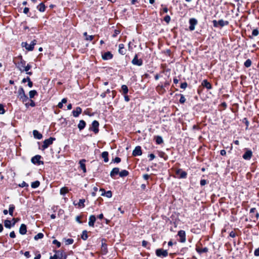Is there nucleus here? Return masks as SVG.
<instances>
[{
    "label": "nucleus",
    "mask_w": 259,
    "mask_h": 259,
    "mask_svg": "<svg viewBox=\"0 0 259 259\" xmlns=\"http://www.w3.org/2000/svg\"><path fill=\"white\" fill-rule=\"evenodd\" d=\"M18 61L15 63L17 68L21 71H24V67L26 65V62L23 59L22 56H19L17 58Z\"/></svg>",
    "instance_id": "f03ea898"
},
{
    "label": "nucleus",
    "mask_w": 259,
    "mask_h": 259,
    "mask_svg": "<svg viewBox=\"0 0 259 259\" xmlns=\"http://www.w3.org/2000/svg\"><path fill=\"white\" fill-rule=\"evenodd\" d=\"M201 186H204L206 184V181L205 180H201L200 182Z\"/></svg>",
    "instance_id": "052dcab7"
},
{
    "label": "nucleus",
    "mask_w": 259,
    "mask_h": 259,
    "mask_svg": "<svg viewBox=\"0 0 259 259\" xmlns=\"http://www.w3.org/2000/svg\"><path fill=\"white\" fill-rule=\"evenodd\" d=\"M197 23V20L195 18H191L189 20V29L193 31L195 29V26Z\"/></svg>",
    "instance_id": "9b49d317"
},
{
    "label": "nucleus",
    "mask_w": 259,
    "mask_h": 259,
    "mask_svg": "<svg viewBox=\"0 0 259 259\" xmlns=\"http://www.w3.org/2000/svg\"><path fill=\"white\" fill-rule=\"evenodd\" d=\"M119 172V168L118 167H115V168H113L112 169V170H111V171L110 172V176L112 178H113L114 177V176L118 174Z\"/></svg>",
    "instance_id": "393cba45"
},
{
    "label": "nucleus",
    "mask_w": 259,
    "mask_h": 259,
    "mask_svg": "<svg viewBox=\"0 0 259 259\" xmlns=\"http://www.w3.org/2000/svg\"><path fill=\"white\" fill-rule=\"evenodd\" d=\"M197 251L199 253H203V252H206L208 251V248L207 247H204L200 249H197Z\"/></svg>",
    "instance_id": "37998d69"
},
{
    "label": "nucleus",
    "mask_w": 259,
    "mask_h": 259,
    "mask_svg": "<svg viewBox=\"0 0 259 259\" xmlns=\"http://www.w3.org/2000/svg\"><path fill=\"white\" fill-rule=\"evenodd\" d=\"M40 183L38 181H36L31 183V187L33 188H36L39 186Z\"/></svg>",
    "instance_id": "58836bf2"
},
{
    "label": "nucleus",
    "mask_w": 259,
    "mask_h": 259,
    "mask_svg": "<svg viewBox=\"0 0 259 259\" xmlns=\"http://www.w3.org/2000/svg\"><path fill=\"white\" fill-rule=\"evenodd\" d=\"M33 134L34 137L35 139L39 140L42 138V135L36 130H34L33 131Z\"/></svg>",
    "instance_id": "a878e982"
},
{
    "label": "nucleus",
    "mask_w": 259,
    "mask_h": 259,
    "mask_svg": "<svg viewBox=\"0 0 259 259\" xmlns=\"http://www.w3.org/2000/svg\"><path fill=\"white\" fill-rule=\"evenodd\" d=\"M73 243V239L69 238L65 240V244L66 245H70Z\"/></svg>",
    "instance_id": "a18cd8bd"
},
{
    "label": "nucleus",
    "mask_w": 259,
    "mask_h": 259,
    "mask_svg": "<svg viewBox=\"0 0 259 259\" xmlns=\"http://www.w3.org/2000/svg\"><path fill=\"white\" fill-rule=\"evenodd\" d=\"M149 160L151 161L155 158V156L154 154L151 153V154H149Z\"/></svg>",
    "instance_id": "bf43d9fd"
},
{
    "label": "nucleus",
    "mask_w": 259,
    "mask_h": 259,
    "mask_svg": "<svg viewBox=\"0 0 259 259\" xmlns=\"http://www.w3.org/2000/svg\"><path fill=\"white\" fill-rule=\"evenodd\" d=\"M251 64L252 61H251L250 59H248L244 63V66L248 68L251 65Z\"/></svg>",
    "instance_id": "4c0bfd02"
},
{
    "label": "nucleus",
    "mask_w": 259,
    "mask_h": 259,
    "mask_svg": "<svg viewBox=\"0 0 259 259\" xmlns=\"http://www.w3.org/2000/svg\"><path fill=\"white\" fill-rule=\"evenodd\" d=\"M36 40L35 39L33 40L30 45L28 44L26 42H22L21 43V46L23 48H25L28 51H32L33 50L34 46L36 44Z\"/></svg>",
    "instance_id": "20e7f679"
},
{
    "label": "nucleus",
    "mask_w": 259,
    "mask_h": 259,
    "mask_svg": "<svg viewBox=\"0 0 259 259\" xmlns=\"http://www.w3.org/2000/svg\"><path fill=\"white\" fill-rule=\"evenodd\" d=\"M132 63L134 65L141 66L143 64V60L141 59H139L138 58V55L136 54L132 60Z\"/></svg>",
    "instance_id": "1a4fd4ad"
},
{
    "label": "nucleus",
    "mask_w": 259,
    "mask_h": 259,
    "mask_svg": "<svg viewBox=\"0 0 259 259\" xmlns=\"http://www.w3.org/2000/svg\"><path fill=\"white\" fill-rule=\"evenodd\" d=\"M82 112V109L80 107H77L75 110L72 111V114L74 117H78Z\"/></svg>",
    "instance_id": "6ab92c4d"
},
{
    "label": "nucleus",
    "mask_w": 259,
    "mask_h": 259,
    "mask_svg": "<svg viewBox=\"0 0 259 259\" xmlns=\"http://www.w3.org/2000/svg\"><path fill=\"white\" fill-rule=\"evenodd\" d=\"M108 153L107 151H104L102 153V157L104 159V161L105 162H107L108 161Z\"/></svg>",
    "instance_id": "cd10ccee"
},
{
    "label": "nucleus",
    "mask_w": 259,
    "mask_h": 259,
    "mask_svg": "<svg viewBox=\"0 0 259 259\" xmlns=\"http://www.w3.org/2000/svg\"><path fill=\"white\" fill-rule=\"evenodd\" d=\"M121 161V159L119 157H116L114 160L113 161L115 163H119Z\"/></svg>",
    "instance_id": "e2e57ef3"
},
{
    "label": "nucleus",
    "mask_w": 259,
    "mask_h": 259,
    "mask_svg": "<svg viewBox=\"0 0 259 259\" xmlns=\"http://www.w3.org/2000/svg\"><path fill=\"white\" fill-rule=\"evenodd\" d=\"M36 94L37 92L35 90H32L29 92V96L31 99L33 98Z\"/></svg>",
    "instance_id": "ea45409f"
},
{
    "label": "nucleus",
    "mask_w": 259,
    "mask_h": 259,
    "mask_svg": "<svg viewBox=\"0 0 259 259\" xmlns=\"http://www.w3.org/2000/svg\"><path fill=\"white\" fill-rule=\"evenodd\" d=\"M53 243L54 244L57 245L58 247H59L61 246V243L60 242L58 241L57 240H54L53 241Z\"/></svg>",
    "instance_id": "6e6d98bb"
},
{
    "label": "nucleus",
    "mask_w": 259,
    "mask_h": 259,
    "mask_svg": "<svg viewBox=\"0 0 259 259\" xmlns=\"http://www.w3.org/2000/svg\"><path fill=\"white\" fill-rule=\"evenodd\" d=\"M10 237L12 238H14L16 237V235L14 231H12L10 233Z\"/></svg>",
    "instance_id": "0e129e2a"
},
{
    "label": "nucleus",
    "mask_w": 259,
    "mask_h": 259,
    "mask_svg": "<svg viewBox=\"0 0 259 259\" xmlns=\"http://www.w3.org/2000/svg\"><path fill=\"white\" fill-rule=\"evenodd\" d=\"M258 33L259 32L257 28L253 29L251 32V38L253 36H256L258 35Z\"/></svg>",
    "instance_id": "f704fd0d"
},
{
    "label": "nucleus",
    "mask_w": 259,
    "mask_h": 259,
    "mask_svg": "<svg viewBox=\"0 0 259 259\" xmlns=\"http://www.w3.org/2000/svg\"><path fill=\"white\" fill-rule=\"evenodd\" d=\"M27 186L28 185L25 182H23L21 184L19 185V186L21 187H24Z\"/></svg>",
    "instance_id": "338daca9"
},
{
    "label": "nucleus",
    "mask_w": 259,
    "mask_h": 259,
    "mask_svg": "<svg viewBox=\"0 0 259 259\" xmlns=\"http://www.w3.org/2000/svg\"><path fill=\"white\" fill-rule=\"evenodd\" d=\"M68 192V188L67 187H62L60 189V194L64 195L65 194H66Z\"/></svg>",
    "instance_id": "c9c22d12"
},
{
    "label": "nucleus",
    "mask_w": 259,
    "mask_h": 259,
    "mask_svg": "<svg viewBox=\"0 0 259 259\" xmlns=\"http://www.w3.org/2000/svg\"><path fill=\"white\" fill-rule=\"evenodd\" d=\"M40 158L41 156L40 155H35L31 158V162L34 164H40L42 163V162L40 160Z\"/></svg>",
    "instance_id": "2eb2a0df"
},
{
    "label": "nucleus",
    "mask_w": 259,
    "mask_h": 259,
    "mask_svg": "<svg viewBox=\"0 0 259 259\" xmlns=\"http://www.w3.org/2000/svg\"><path fill=\"white\" fill-rule=\"evenodd\" d=\"M98 189L97 187H94L93 188V190L94 191L92 193V195L93 196H96V192L98 191Z\"/></svg>",
    "instance_id": "5fc2aeb1"
},
{
    "label": "nucleus",
    "mask_w": 259,
    "mask_h": 259,
    "mask_svg": "<svg viewBox=\"0 0 259 259\" xmlns=\"http://www.w3.org/2000/svg\"><path fill=\"white\" fill-rule=\"evenodd\" d=\"M155 253L156 255L159 257H165L168 255L167 251L161 248L156 249Z\"/></svg>",
    "instance_id": "6e6552de"
},
{
    "label": "nucleus",
    "mask_w": 259,
    "mask_h": 259,
    "mask_svg": "<svg viewBox=\"0 0 259 259\" xmlns=\"http://www.w3.org/2000/svg\"><path fill=\"white\" fill-rule=\"evenodd\" d=\"M81 237L84 240H85L88 239V233H87V231H83L82 232Z\"/></svg>",
    "instance_id": "a19ab883"
},
{
    "label": "nucleus",
    "mask_w": 259,
    "mask_h": 259,
    "mask_svg": "<svg viewBox=\"0 0 259 259\" xmlns=\"http://www.w3.org/2000/svg\"><path fill=\"white\" fill-rule=\"evenodd\" d=\"M18 98L23 103L26 102L28 100V97L25 95L24 90L22 87H20L19 89L18 92Z\"/></svg>",
    "instance_id": "7ed1b4c3"
},
{
    "label": "nucleus",
    "mask_w": 259,
    "mask_h": 259,
    "mask_svg": "<svg viewBox=\"0 0 259 259\" xmlns=\"http://www.w3.org/2000/svg\"><path fill=\"white\" fill-rule=\"evenodd\" d=\"M164 21L166 22L167 24L169 23L170 21V17L168 15H166L164 18Z\"/></svg>",
    "instance_id": "de8ad7c7"
},
{
    "label": "nucleus",
    "mask_w": 259,
    "mask_h": 259,
    "mask_svg": "<svg viewBox=\"0 0 259 259\" xmlns=\"http://www.w3.org/2000/svg\"><path fill=\"white\" fill-rule=\"evenodd\" d=\"M252 30L251 26L248 24L246 26V28L244 29V33H245L246 36L251 38V32Z\"/></svg>",
    "instance_id": "dca6fc26"
},
{
    "label": "nucleus",
    "mask_w": 259,
    "mask_h": 259,
    "mask_svg": "<svg viewBox=\"0 0 259 259\" xmlns=\"http://www.w3.org/2000/svg\"><path fill=\"white\" fill-rule=\"evenodd\" d=\"M83 35L85 37V39L87 40L92 41L94 37V35H88L87 32H85L83 33Z\"/></svg>",
    "instance_id": "2f4dec72"
},
{
    "label": "nucleus",
    "mask_w": 259,
    "mask_h": 259,
    "mask_svg": "<svg viewBox=\"0 0 259 259\" xmlns=\"http://www.w3.org/2000/svg\"><path fill=\"white\" fill-rule=\"evenodd\" d=\"M181 95V98L180 99V102L181 104H183L185 102L186 99L183 95Z\"/></svg>",
    "instance_id": "49530a36"
},
{
    "label": "nucleus",
    "mask_w": 259,
    "mask_h": 259,
    "mask_svg": "<svg viewBox=\"0 0 259 259\" xmlns=\"http://www.w3.org/2000/svg\"><path fill=\"white\" fill-rule=\"evenodd\" d=\"M15 209V206L13 204H10L9 205V213L10 215L13 216V211Z\"/></svg>",
    "instance_id": "7c9ffc66"
},
{
    "label": "nucleus",
    "mask_w": 259,
    "mask_h": 259,
    "mask_svg": "<svg viewBox=\"0 0 259 259\" xmlns=\"http://www.w3.org/2000/svg\"><path fill=\"white\" fill-rule=\"evenodd\" d=\"M156 142L157 144H161L163 142L162 138L161 136H157L155 138Z\"/></svg>",
    "instance_id": "c756f323"
},
{
    "label": "nucleus",
    "mask_w": 259,
    "mask_h": 259,
    "mask_svg": "<svg viewBox=\"0 0 259 259\" xmlns=\"http://www.w3.org/2000/svg\"><path fill=\"white\" fill-rule=\"evenodd\" d=\"M37 9L41 12H43L46 10V7L44 3H40L37 7Z\"/></svg>",
    "instance_id": "c85d7f7f"
},
{
    "label": "nucleus",
    "mask_w": 259,
    "mask_h": 259,
    "mask_svg": "<svg viewBox=\"0 0 259 259\" xmlns=\"http://www.w3.org/2000/svg\"><path fill=\"white\" fill-rule=\"evenodd\" d=\"M202 85L207 89L210 90L212 88V86L210 82H209L207 80H203L201 83Z\"/></svg>",
    "instance_id": "5701e85b"
},
{
    "label": "nucleus",
    "mask_w": 259,
    "mask_h": 259,
    "mask_svg": "<svg viewBox=\"0 0 259 259\" xmlns=\"http://www.w3.org/2000/svg\"><path fill=\"white\" fill-rule=\"evenodd\" d=\"M31 68V66L28 64L26 66L25 65V67H24V71L27 72L28 70Z\"/></svg>",
    "instance_id": "3c124183"
},
{
    "label": "nucleus",
    "mask_w": 259,
    "mask_h": 259,
    "mask_svg": "<svg viewBox=\"0 0 259 259\" xmlns=\"http://www.w3.org/2000/svg\"><path fill=\"white\" fill-rule=\"evenodd\" d=\"M118 52L123 55L126 53V50L124 48V45L123 44H120L118 46Z\"/></svg>",
    "instance_id": "4be33fe9"
},
{
    "label": "nucleus",
    "mask_w": 259,
    "mask_h": 259,
    "mask_svg": "<svg viewBox=\"0 0 259 259\" xmlns=\"http://www.w3.org/2000/svg\"><path fill=\"white\" fill-rule=\"evenodd\" d=\"M56 253L57 254V259H66V255L65 253L60 250L56 251Z\"/></svg>",
    "instance_id": "a211bd4d"
},
{
    "label": "nucleus",
    "mask_w": 259,
    "mask_h": 259,
    "mask_svg": "<svg viewBox=\"0 0 259 259\" xmlns=\"http://www.w3.org/2000/svg\"><path fill=\"white\" fill-rule=\"evenodd\" d=\"M244 122L246 125V130H247L249 124V121L247 120L246 118H244Z\"/></svg>",
    "instance_id": "4d7b16f0"
},
{
    "label": "nucleus",
    "mask_w": 259,
    "mask_h": 259,
    "mask_svg": "<svg viewBox=\"0 0 259 259\" xmlns=\"http://www.w3.org/2000/svg\"><path fill=\"white\" fill-rule=\"evenodd\" d=\"M5 113V110L4 109V106L3 104H0V114H3Z\"/></svg>",
    "instance_id": "09e8293b"
},
{
    "label": "nucleus",
    "mask_w": 259,
    "mask_h": 259,
    "mask_svg": "<svg viewBox=\"0 0 259 259\" xmlns=\"http://www.w3.org/2000/svg\"><path fill=\"white\" fill-rule=\"evenodd\" d=\"M24 255L27 257L29 258L30 257V253L29 251H25L24 252Z\"/></svg>",
    "instance_id": "774afa93"
},
{
    "label": "nucleus",
    "mask_w": 259,
    "mask_h": 259,
    "mask_svg": "<svg viewBox=\"0 0 259 259\" xmlns=\"http://www.w3.org/2000/svg\"><path fill=\"white\" fill-rule=\"evenodd\" d=\"M254 254L256 256H259V247L255 249Z\"/></svg>",
    "instance_id": "13d9d810"
},
{
    "label": "nucleus",
    "mask_w": 259,
    "mask_h": 259,
    "mask_svg": "<svg viewBox=\"0 0 259 259\" xmlns=\"http://www.w3.org/2000/svg\"><path fill=\"white\" fill-rule=\"evenodd\" d=\"M27 232V227L25 224H21L19 228V233L21 235H24Z\"/></svg>",
    "instance_id": "412c9836"
},
{
    "label": "nucleus",
    "mask_w": 259,
    "mask_h": 259,
    "mask_svg": "<svg viewBox=\"0 0 259 259\" xmlns=\"http://www.w3.org/2000/svg\"><path fill=\"white\" fill-rule=\"evenodd\" d=\"M213 25L214 27H222L224 26L228 25L229 22L227 21H224L222 19L219 20L218 21L216 20L212 21Z\"/></svg>",
    "instance_id": "39448f33"
},
{
    "label": "nucleus",
    "mask_w": 259,
    "mask_h": 259,
    "mask_svg": "<svg viewBox=\"0 0 259 259\" xmlns=\"http://www.w3.org/2000/svg\"><path fill=\"white\" fill-rule=\"evenodd\" d=\"M29 11V9L27 7H25L23 10V13L27 14Z\"/></svg>",
    "instance_id": "69168bd1"
},
{
    "label": "nucleus",
    "mask_w": 259,
    "mask_h": 259,
    "mask_svg": "<svg viewBox=\"0 0 259 259\" xmlns=\"http://www.w3.org/2000/svg\"><path fill=\"white\" fill-rule=\"evenodd\" d=\"M4 225L6 228L10 229L12 226L11 222L9 220H6L4 222Z\"/></svg>",
    "instance_id": "e433bc0d"
},
{
    "label": "nucleus",
    "mask_w": 259,
    "mask_h": 259,
    "mask_svg": "<svg viewBox=\"0 0 259 259\" xmlns=\"http://www.w3.org/2000/svg\"><path fill=\"white\" fill-rule=\"evenodd\" d=\"M29 101H30L29 105L30 106L34 107L35 106V103L33 100L30 99V100H29Z\"/></svg>",
    "instance_id": "680f3d73"
},
{
    "label": "nucleus",
    "mask_w": 259,
    "mask_h": 259,
    "mask_svg": "<svg viewBox=\"0 0 259 259\" xmlns=\"http://www.w3.org/2000/svg\"><path fill=\"white\" fill-rule=\"evenodd\" d=\"M187 83L186 82H184L183 83H182L181 84V88L183 89H185L187 87Z\"/></svg>",
    "instance_id": "864d4df0"
},
{
    "label": "nucleus",
    "mask_w": 259,
    "mask_h": 259,
    "mask_svg": "<svg viewBox=\"0 0 259 259\" xmlns=\"http://www.w3.org/2000/svg\"><path fill=\"white\" fill-rule=\"evenodd\" d=\"M85 125L86 123L84 120H80L78 124V128H79V131L82 130L85 127Z\"/></svg>",
    "instance_id": "bb28decb"
},
{
    "label": "nucleus",
    "mask_w": 259,
    "mask_h": 259,
    "mask_svg": "<svg viewBox=\"0 0 259 259\" xmlns=\"http://www.w3.org/2000/svg\"><path fill=\"white\" fill-rule=\"evenodd\" d=\"M253 156L252 150L249 148H244V159L249 160Z\"/></svg>",
    "instance_id": "423d86ee"
},
{
    "label": "nucleus",
    "mask_w": 259,
    "mask_h": 259,
    "mask_svg": "<svg viewBox=\"0 0 259 259\" xmlns=\"http://www.w3.org/2000/svg\"><path fill=\"white\" fill-rule=\"evenodd\" d=\"M178 236L180 238V242H185L186 241V233L183 230H180L178 232Z\"/></svg>",
    "instance_id": "4468645a"
},
{
    "label": "nucleus",
    "mask_w": 259,
    "mask_h": 259,
    "mask_svg": "<svg viewBox=\"0 0 259 259\" xmlns=\"http://www.w3.org/2000/svg\"><path fill=\"white\" fill-rule=\"evenodd\" d=\"M96 220V219L95 215H91L89 218V225L91 227H94Z\"/></svg>",
    "instance_id": "b1692460"
},
{
    "label": "nucleus",
    "mask_w": 259,
    "mask_h": 259,
    "mask_svg": "<svg viewBox=\"0 0 259 259\" xmlns=\"http://www.w3.org/2000/svg\"><path fill=\"white\" fill-rule=\"evenodd\" d=\"M121 90L123 95H126L128 92V89L126 85H122Z\"/></svg>",
    "instance_id": "473e14b6"
},
{
    "label": "nucleus",
    "mask_w": 259,
    "mask_h": 259,
    "mask_svg": "<svg viewBox=\"0 0 259 259\" xmlns=\"http://www.w3.org/2000/svg\"><path fill=\"white\" fill-rule=\"evenodd\" d=\"M85 202V200L83 199H80L78 202V206L79 207H84V203Z\"/></svg>",
    "instance_id": "c03bdc74"
},
{
    "label": "nucleus",
    "mask_w": 259,
    "mask_h": 259,
    "mask_svg": "<svg viewBox=\"0 0 259 259\" xmlns=\"http://www.w3.org/2000/svg\"><path fill=\"white\" fill-rule=\"evenodd\" d=\"M102 57L103 60H108L113 58V55L110 52H106L102 55Z\"/></svg>",
    "instance_id": "f3484780"
},
{
    "label": "nucleus",
    "mask_w": 259,
    "mask_h": 259,
    "mask_svg": "<svg viewBox=\"0 0 259 259\" xmlns=\"http://www.w3.org/2000/svg\"><path fill=\"white\" fill-rule=\"evenodd\" d=\"M106 197L108 198H110L112 197V192L111 191H108L105 192V194Z\"/></svg>",
    "instance_id": "603ef678"
},
{
    "label": "nucleus",
    "mask_w": 259,
    "mask_h": 259,
    "mask_svg": "<svg viewBox=\"0 0 259 259\" xmlns=\"http://www.w3.org/2000/svg\"><path fill=\"white\" fill-rule=\"evenodd\" d=\"M119 175L120 177H126L128 175V171L126 170H122L119 172Z\"/></svg>",
    "instance_id": "72a5a7b5"
},
{
    "label": "nucleus",
    "mask_w": 259,
    "mask_h": 259,
    "mask_svg": "<svg viewBox=\"0 0 259 259\" xmlns=\"http://www.w3.org/2000/svg\"><path fill=\"white\" fill-rule=\"evenodd\" d=\"M244 210L246 211V214L244 212V215L245 217V221L246 222H252L255 223L258 219L259 213L255 208H250L246 206L244 202Z\"/></svg>",
    "instance_id": "f257e3e1"
},
{
    "label": "nucleus",
    "mask_w": 259,
    "mask_h": 259,
    "mask_svg": "<svg viewBox=\"0 0 259 259\" xmlns=\"http://www.w3.org/2000/svg\"><path fill=\"white\" fill-rule=\"evenodd\" d=\"M176 174L179 175V178L180 179H185L187 176V172L183 171L182 169H178L176 171Z\"/></svg>",
    "instance_id": "f8f14e48"
},
{
    "label": "nucleus",
    "mask_w": 259,
    "mask_h": 259,
    "mask_svg": "<svg viewBox=\"0 0 259 259\" xmlns=\"http://www.w3.org/2000/svg\"><path fill=\"white\" fill-rule=\"evenodd\" d=\"M86 160L84 159H82L80 160L79 162V164L80 165V168L82 170L83 172L84 173H85L87 172V169L85 167V162Z\"/></svg>",
    "instance_id": "aec40b11"
},
{
    "label": "nucleus",
    "mask_w": 259,
    "mask_h": 259,
    "mask_svg": "<svg viewBox=\"0 0 259 259\" xmlns=\"http://www.w3.org/2000/svg\"><path fill=\"white\" fill-rule=\"evenodd\" d=\"M55 140V138L53 137H50L48 139L45 140L43 142L42 147L43 149H47L50 145L52 144L53 141Z\"/></svg>",
    "instance_id": "0eeeda50"
},
{
    "label": "nucleus",
    "mask_w": 259,
    "mask_h": 259,
    "mask_svg": "<svg viewBox=\"0 0 259 259\" xmlns=\"http://www.w3.org/2000/svg\"><path fill=\"white\" fill-rule=\"evenodd\" d=\"M99 123L97 120H94L92 123V127L90 128L91 131H93L95 134H97L99 132L98 127Z\"/></svg>",
    "instance_id": "9d476101"
},
{
    "label": "nucleus",
    "mask_w": 259,
    "mask_h": 259,
    "mask_svg": "<svg viewBox=\"0 0 259 259\" xmlns=\"http://www.w3.org/2000/svg\"><path fill=\"white\" fill-rule=\"evenodd\" d=\"M43 237H44V234L41 233H39L34 236V238L35 240H37L39 239L42 238Z\"/></svg>",
    "instance_id": "79ce46f5"
},
{
    "label": "nucleus",
    "mask_w": 259,
    "mask_h": 259,
    "mask_svg": "<svg viewBox=\"0 0 259 259\" xmlns=\"http://www.w3.org/2000/svg\"><path fill=\"white\" fill-rule=\"evenodd\" d=\"M27 82H28V85L29 88H32L33 86V83L31 81L30 78L29 77H27Z\"/></svg>",
    "instance_id": "8fccbe9b"
},
{
    "label": "nucleus",
    "mask_w": 259,
    "mask_h": 259,
    "mask_svg": "<svg viewBox=\"0 0 259 259\" xmlns=\"http://www.w3.org/2000/svg\"><path fill=\"white\" fill-rule=\"evenodd\" d=\"M142 154L141 148L140 146H138L136 147L133 151V155L134 156H140Z\"/></svg>",
    "instance_id": "ddd939ff"
}]
</instances>
